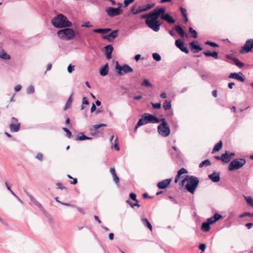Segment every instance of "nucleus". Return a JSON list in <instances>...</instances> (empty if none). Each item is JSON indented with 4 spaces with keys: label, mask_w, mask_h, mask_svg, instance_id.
I'll return each mask as SVG.
<instances>
[{
    "label": "nucleus",
    "mask_w": 253,
    "mask_h": 253,
    "mask_svg": "<svg viewBox=\"0 0 253 253\" xmlns=\"http://www.w3.org/2000/svg\"><path fill=\"white\" fill-rule=\"evenodd\" d=\"M135 0H125L124 1V5L127 7L129 4L132 3Z\"/></svg>",
    "instance_id": "53"
},
{
    "label": "nucleus",
    "mask_w": 253,
    "mask_h": 253,
    "mask_svg": "<svg viewBox=\"0 0 253 253\" xmlns=\"http://www.w3.org/2000/svg\"><path fill=\"white\" fill-rule=\"evenodd\" d=\"M56 185L59 189L63 190L64 189H66L65 187L63 186L62 184L61 183L58 182L56 183Z\"/></svg>",
    "instance_id": "62"
},
{
    "label": "nucleus",
    "mask_w": 253,
    "mask_h": 253,
    "mask_svg": "<svg viewBox=\"0 0 253 253\" xmlns=\"http://www.w3.org/2000/svg\"><path fill=\"white\" fill-rule=\"evenodd\" d=\"M63 130L66 133L67 136L68 138H71L72 136L71 132L66 127H63Z\"/></svg>",
    "instance_id": "44"
},
{
    "label": "nucleus",
    "mask_w": 253,
    "mask_h": 253,
    "mask_svg": "<svg viewBox=\"0 0 253 253\" xmlns=\"http://www.w3.org/2000/svg\"><path fill=\"white\" fill-rule=\"evenodd\" d=\"M145 117V123H159L161 121V119H158L156 116L148 113L144 114Z\"/></svg>",
    "instance_id": "11"
},
{
    "label": "nucleus",
    "mask_w": 253,
    "mask_h": 253,
    "mask_svg": "<svg viewBox=\"0 0 253 253\" xmlns=\"http://www.w3.org/2000/svg\"><path fill=\"white\" fill-rule=\"evenodd\" d=\"M171 181V179H166L163 180L160 182H159L157 184V186L159 189H164L166 188L168 186L169 184Z\"/></svg>",
    "instance_id": "15"
},
{
    "label": "nucleus",
    "mask_w": 253,
    "mask_h": 253,
    "mask_svg": "<svg viewBox=\"0 0 253 253\" xmlns=\"http://www.w3.org/2000/svg\"><path fill=\"white\" fill-rule=\"evenodd\" d=\"M0 58L4 60H9L10 59L11 57L10 56L8 55L5 50L2 49L0 51Z\"/></svg>",
    "instance_id": "26"
},
{
    "label": "nucleus",
    "mask_w": 253,
    "mask_h": 253,
    "mask_svg": "<svg viewBox=\"0 0 253 253\" xmlns=\"http://www.w3.org/2000/svg\"><path fill=\"white\" fill-rule=\"evenodd\" d=\"M115 68L117 70V73L120 76H122L123 74H127L133 71V69L129 65L125 64L121 66L119 64V63L117 61L116 62Z\"/></svg>",
    "instance_id": "8"
},
{
    "label": "nucleus",
    "mask_w": 253,
    "mask_h": 253,
    "mask_svg": "<svg viewBox=\"0 0 253 253\" xmlns=\"http://www.w3.org/2000/svg\"><path fill=\"white\" fill-rule=\"evenodd\" d=\"M113 180L117 184H119L120 182V179L116 173L112 176Z\"/></svg>",
    "instance_id": "52"
},
{
    "label": "nucleus",
    "mask_w": 253,
    "mask_h": 253,
    "mask_svg": "<svg viewBox=\"0 0 253 253\" xmlns=\"http://www.w3.org/2000/svg\"><path fill=\"white\" fill-rule=\"evenodd\" d=\"M58 37L64 40L69 41L75 36V32L69 27L64 28L57 32Z\"/></svg>",
    "instance_id": "4"
},
{
    "label": "nucleus",
    "mask_w": 253,
    "mask_h": 253,
    "mask_svg": "<svg viewBox=\"0 0 253 253\" xmlns=\"http://www.w3.org/2000/svg\"><path fill=\"white\" fill-rule=\"evenodd\" d=\"M118 32V30H114L109 35L105 36L104 37V39L107 40L109 41H111L112 40L115 39L117 37Z\"/></svg>",
    "instance_id": "19"
},
{
    "label": "nucleus",
    "mask_w": 253,
    "mask_h": 253,
    "mask_svg": "<svg viewBox=\"0 0 253 253\" xmlns=\"http://www.w3.org/2000/svg\"><path fill=\"white\" fill-rule=\"evenodd\" d=\"M179 9L181 13L182 16L183 17L187 15L186 13V9L185 8H183V7H180Z\"/></svg>",
    "instance_id": "49"
},
{
    "label": "nucleus",
    "mask_w": 253,
    "mask_h": 253,
    "mask_svg": "<svg viewBox=\"0 0 253 253\" xmlns=\"http://www.w3.org/2000/svg\"><path fill=\"white\" fill-rule=\"evenodd\" d=\"M206 248V245L205 244H201L199 246V248L202 252H204Z\"/></svg>",
    "instance_id": "57"
},
{
    "label": "nucleus",
    "mask_w": 253,
    "mask_h": 253,
    "mask_svg": "<svg viewBox=\"0 0 253 253\" xmlns=\"http://www.w3.org/2000/svg\"><path fill=\"white\" fill-rule=\"evenodd\" d=\"M153 58L156 61H160L161 60V56L159 53H154L152 54Z\"/></svg>",
    "instance_id": "37"
},
{
    "label": "nucleus",
    "mask_w": 253,
    "mask_h": 253,
    "mask_svg": "<svg viewBox=\"0 0 253 253\" xmlns=\"http://www.w3.org/2000/svg\"><path fill=\"white\" fill-rule=\"evenodd\" d=\"M229 78L231 79H233L239 81L241 82H244L245 81V77L242 72H240L239 73H231L229 76Z\"/></svg>",
    "instance_id": "12"
},
{
    "label": "nucleus",
    "mask_w": 253,
    "mask_h": 253,
    "mask_svg": "<svg viewBox=\"0 0 253 253\" xmlns=\"http://www.w3.org/2000/svg\"><path fill=\"white\" fill-rule=\"evenodd\" d=\"M158 8H156L154 9L152 11L149 12L148 14H144L141 16V19H151L152 18L154 15L158 12Z\"/></svg>",
    "instance_id": "18"
},
{
    "label": "nucleus",
    "mask_w": 253,
    "mask_h": 253,
    "mask_svg": "<svg viewBox=\"0 0 253 253\" xmlns=\"http://www.w3.org/2000/svg\"><path fill=\"white\" fill-rule=\"evenodd\" d=\"M72 103V94L70 95V96L68 98L66 103L64 107V110L65 111L69 108Z\"/></svg>",
    "instance_id": "30"
},
{
    "label": "nucleus",
    "mask_w": 253,
    "mask_h": 253,
    "mask_svg": "<svg viewBox=\"0 0 253 253\" xmlns=\"http://www.w3.org/2000/svg\"><path fill=\"white\" fill-rule=\"evenodd\" d=\"M175 44L182 52L187 54L189 53V50L184 46V43L182 41L176 40L175 42Z\"/></svg>",
    "instance_id": "13"
},
{
    "label": "nucleus",
    "mask_w": 253,
    "mask_h": 253,
    "mask_svg": "<svg viewBox=\"0 0 253 253\" xmlns=\"http://www.w3.org/2000/svg\"><path fill=\"white\" fill-rule=\"evenodd\" d=\"M160 14V12H157L152 18L145 20V23L148 27L155 32L159 31L160 28L161 24L158 20Z\"/></svg>",
    "instance_id": "2"
},
{
    "label": "nucleus",
    "mask_w": 253,
    "mask_h": 253,
    "mask_svg": "<svg viewBox=\"0 0 253 253\" xmlns=\"http://www.w3.org/2000/svg\"><path fill=\"white\" fill-rule=\"evenodd\" d=\"M34 92H35V88H34V86L32 85H30L27 89V93L28 94H32Z\"/></svg>",
    "instance_id": "38"
},
{
    "label": "nucleus",
    "mask_w": 253,
    "mask_h": 253,
    "mask_svg": "<svg viewBox=\"0 0 253 253\" xmlns=\"http://www.w3.org/2000/svg\"><path fill=\"white\" fill-rule=\"evenodd\" d=\"M151 104L154 109H160L161 107V104L160 102L156 103L151 102Z\"/></svg>",
    "instance_id": "48"
},
{
    "label": "nucleus",
    "mask_w": 253,
    "mask_h": 253,
    "mask_svg": "<svg viewBox=\"0 0 253 253\" xmlns=\"http://www.w3.org/2000/svg\"><path fill=\"white\" fill-rule=\"evenodd\" d=\"M201 230L204 232H208L210 230V225L207 222L202 223Z\"/></svg>",
    "instance_id": "29"
},
{
    "label": "nucleus",
    "mask_w": 253,
    "mask_h": 253,
    "mask_svg": "<svg viewBox=\"0 0 253 253\" xmlns=\"http://www.w3.org/2000/svg\"><path fill=\"white\" fill-rule=\"evenodd\" d=\"M141 221L144 226L147 227L151 231L152 230V226L147 218H142Z\"/></svg>",
    "instance_id": "28"
},
{
    "label": "nucleus",
    "mask_w": 253,
    "mask_h": 253,
    "mask_svg": "<svg viewBox=\"0 0 253 253\" xmlns=\"http://www.w3.org/2000/svg\"><path fill=\"white\" fill-rule=\"evenodd\" d=\"M35 205H36L43 213L46 212L45 211L43 208L41 204L39 202H37Z\"/></svg>",
    "instance_id": "47"
},
{
    "label": "nucleus",
    "mask_w": 253,
    "mask_h": 253,
    "mask_svg": "<svg viewBox=\"0 0 253 253\" xmlns=\"http://www.w3.org/2000/svg\"><path fill=\"white\" fill-rule=\"evenodd\" d=\"M177 173L181 175L183 174L187 173V171L185 169L181 168L177 171Z\"/></svg>",
    "instance_id": "54"
},
{
    "label": "nucleus",
    "mask_w": 253,
    "mask_h": 253,
    "mask_svg": "<svg viewBox=\"0 0 253 253\" xmlns=\"http://www.w3.org/2000/svg\"><path fill=\"white\" fill-rule=\"evenodd\" d=\"M189 32L191 34V37L193 38L197 37V33L196 30H194L192 27L189 28Z\"/></svg>",
    "instance_id": "35"
},
{
    "label": "nucleus",
    "mask_w": 253,
    "mask_h": 253,
    "mask_svg": "<svg viewBox=\"0 0 253 253\" xmlns=\"http://www.w3.org/2000/svg\"><path fill=\"white\" fill-rule=\"evenodd\" d=\"M129 197L131 199H132L133 201H135V202H138V200L136 199V195L134 193H130L129 194Z\"/></svg>",
    "instance_id": "46"
},
{
    "label": "nucleus",
    "mask_w": 253,
    "mask_h": 253,
    "mask_svg": "<svg viewBox=\"0 0 253 253\" xmlns=\"http://www.w3.org/2000/svg\"><path fill=\"white\" fill-rule=\"evenodd\" d=\"M191 50L193 53H197L202 50V48L199 45L196 44L194 42H192L189 43Z\"/></svg>",
    "instance_id": "16"
},
{
    "label": "nucleus",
    "mask_w": 253,
    "mask_h": 253,
    "mask_svg": "<svg viewBox=\"0 0 253 253\" xmlns=\"http://www.w3.org/2000/svg\"><path fill=\"white\" fill-rule=\"evenodd\" d=\"M247 203L251 206H253V199L251 197H245Z\"/></svg>",
    "instance_id": "45"
},
{
    "label": "nucleus",
    "mask_w": 253,
    "mask_h": 253,
    "mask_svg": "<svg viewBox=\"0 0 253 253\" xmlns=\"http://www.w3.org/2000/svg\"><path fill=\"white\" fill-rule=\"evenodd\" d=\"M82 103H83V104H84V105H87V104H88L89 102H88V100H87L86 97H83Z\"/></svg>",
    "instance_id": "60"
},
{
    "label": "nucleus",
    "mask_w": 253,
    "mask_h": 253,
    "mask_svg": "<svg viewBox=\"0 0 253 253\" xmlns=\"http://www.w3.org/2000/svg\"><path fill=\"white\" fill-rule=\"evenodd\" d=\"M222 217V216L218 213H214V215L212 216V218L214 220V222H216L217 221H218L219 219L221 218Z\"/></svg>",
    "instance_id": "39"
},
{
    "label": "nucleus",
    "mask_w": 253,
    "mask_h": 253,
    "mask_svg": "<svg viewBox=\"0 0 253 253\" xmlns=\"http://www.w3.org/2000/svg\"><path fill=\"white\" fill-rule=\"evenodd\" d=\"M36 159L42 161L43 160V154L41 153H38L36 156Z\"/></svg>",
    "instance_id": "56"
},
{
    "label": "nucleus",
    "mask_w": 253,
    "mask_h": 253,
    "mask_svg": "<svg viewBox=\"0 0 253 253\" xmlns=\"http://www.w3.org/2000/svg\"><path fill=\"white\" fill-rule=\"evenodd\" d=\"M155 6V3H152L151 4H147L145 6H144L143 8L144 11H147L152 8H153Z\"/></svg>",
    "instance_id": "40"
},
{
    "label": "nucleus",
    "mask_w": 253,
    "mask_h": 253,
    "mask_svg": "<svg viewBox=\"0 0 253 253\" xmlns=\"http://www.w3.org/2000/svg\"><path fill=\"white\" fill-rule=\"evenodd\" d=\"M175 30L177 34L182 38L185 36V33L183 28L180 26L176 25L175 26Z\"/></svg>",
    "instance_id": "22"
},
{
    "label": "nucleus",
    "mask_w": 253,
    "mask_h": 253,
    "mask_svg": "<svg viewBox=\"0 0 253 253\" xmlns=\"http://www.w3.org/2000/svg\"><path fill=\"white\" fill-rule=\"evenodd\" d=\"M209 178L213 182H217L220 180L219 173L213 172L212 173L209 175Z\"/></svg>",
    "instance_id": "17"
},
{
    "label": "nucleus",
    "mask_w": 253,
    "mask_h": 253,
    "mask_svg": "<svg viewBox=\"0 0 253 253\" xmlns=\"http://www.w3.org/2000/svg\"><path fill=\"white\" fill-rule=\"evenodd\" d=\"M109 71V67L108 63H106L104 66L102 67L100 69V74L102 76H105L108 74Z\"/></svg>",
    "instance_id": "21"
},
{
    "label": "nucleus",
    "mask_w": 253,
    "mask_h": 253,
    "mask_svg": "<svg viewBox=\"0 0 253 253\" xmlns=\"http://www.w3.org/2000/svg\"><path fill=\"white\" fill-rule=\"evenodd\" d=\"M158 12L161 14L160 17L162 20L167 21L169 24H173L175 22V20L168 13H166V9L164 7H159L158 9Z\"/></svg>",
    "instance_id": "6"
},
{
    "label": "nucleus",
    "mask_w": 253,
    "mask_h": 253,
    "mask_svg": "<svg viewBox=\"0 0 253 253\" xmlns=\"http://www.w3.org/2000/svg\"><path fill=\"white\" fill-rule=\"evenodd\" d=\"M118 137H117L115 140V144H114V148L116 150L119 151L120 150V147L119 146V143L118 142Z\"/></svg>",
    "instance_id": "50"
},
{
    "label": "nucleus",
    "mask_w": 253,
    "mask_h": 253,
    "mask_svg": "<svg viewBox=\"0 0 253 253\" xmlns=\"http://www.w3.org/2000/svg\"><path fill=\"white\" fill-rule=\"evenodd\" d=\"M247 216H253V213H250L249 212H245L239 215V217L243 218Z\"/></svg>",
    "instance_id": "43"
},
{
    "label": "nucleus",
    "mask_w": 253,
    "mask_h": 253,
    "mask_svg": "<svg viewBox=\"0 0 253 253\" xmlns=\"http://www.w3.org/2000/svg\"><path fill=\"white\" fill-rule=\"evenodd\" d=\"M119 6L117 8L113 7H109L106 9V12L110 17H114L119 15L123 12V10L121 9L122 3H119Z\"/></svg>",
    "instance_id": "9"
},
{
    "label": "nucleus",
    "mask_w": 253,
    "mask_h": 253,
    "mask_svg": "<svg viewBox=\"0 0 253 253\" xmlns=\"http://www.w3.org/2000/svg\"><path fill=\"white\" fill-rule=\"evenodd\" d=\"M51 23L54 27L57 28L70 27L72 26V22L62 14H59L53 18Z\"/></svg>",
    "instance_id": "1"
},
{
    "label": "nucleus",
    "mask_w": 253,
    "mask_h": 253,
    "mask_svg": "<svg viewBox=\"0 0 253 253\" xmlns=\"http://www.w3.org/2000/svg\"><path fill=\"white\" fill-rule=\"evenodd\" d=\"M232 60H233L234 64L236 66L239 67V68H242L243 67V66H244L243 63L241 62L238 59L234 57V58H233Z\"/></svg>",
    "instance_id": "33"
},
{
    "label": "nucleus",
    "mask_w": 253,
    "mask_h": 253,
    "mask_svg": "<svg viewBox=\"0 0 253 253\" xmlns=\"http://www.w3.org/2000/svg\"><path fill=\"white\" fill-rule=\"evenodd\" d=\"M141 85L146 87H151L152 84L147 79H144L143 82L141 83Z\"/></svg>",
    "instance_id": "36"
},
{
    "label": "nucleus",
    "mask_w": 253,
    "mask_h": 253,
    "mask_svg": "<svg viewBox=\"0 0 253 253\" xmlns=\"http://www.w3.org/2000/svg\"><path fill=\"white\" fill-rule=\"evenodd\" d=\"M145 117H144V114L142 115V117L141 118L139 119L135 127V130H136L137 129L138 127H139V126H143L145 124H146L147 123H145Z\"/></svg>",
    "instance_id": "25"
},
{
    "label": "nucleus",
    "mask_w": 253,
    "mask_h": 253,
    "mask_svg": "<svg viewBox=\"0 0 253 253\" xmlns=\"http://www.w3.org/2000/svg\"><path fill=\"white\" fill-rule=\"evenodd\" d=\"M75 70V66L74 65H69L68 67L67 70L69 73H72Z\"/></svg>",
    "instance_id": "55"
},
{
    "label": "nucleus",
    "mask_w": 253,
    "mask_h": 253,
    "mask_svg": "<svg viewBox=\"0 0 253 253\" xmlns=\"http://www.w3.org/2000/svg\"><path fill=\"white\" fill-rule=\"evenodd\" d=\"M160 122L161 123L158 126V132L161 136L167 137L170 132L169 126L165 118H162Z\"/></svg>",
    "instance_id": "5"
},
{
    "label": "nucleus",
    "mask_w": 253,
    "mask_h": 253,
    "mask_svg": "<svg viewBox=\"0 0 253 253\" xmlns=\"http://www.w3.org/2000/svg\"><path fill=\"white\" fill-rule=\"evenodd\" d=\"M205 44L206 45H209L212 47H218L219 45L218 44H217V43H215V42H210V41H207L206 42H205Z\"/></svg>",
    "instance_id": "42"
},
{
    "label": "nucleus",
    "mask_w": 253,
    "mask_h": 253,
    "mask_svg": "<svg viewBox=\"0 0 253 253\" xmlns=\"http://www.w3.org/2000/svg\"><path fill=\"white\" fill-rule=\"evenodd\" d=\"M144 8L143 7H141L140 6H139L135 11V12H133V14H138L140 12H144Z\"/></svg>",
    "instance_id": "51"
},
{
    "label": "nucleus",
    "mask_w": 253,
    "mask_h": 253,
    "mask_svg": "<svg viewBox=\"0 0 253 253\" xmlns=\"http://www.w3.org/2000/svg\"><path fill=\"white\" fill-rule=\"evenodd\" d=\"M20 127V124H13L11 123V124L9 126V128L12 132H16L19 131Z\"/></svg>",
    "instance_id": "20"
},
{
    "label": "nucleus",
    "mask_w": 253,
    "mask_h": 253,
    "mask_svg": "<svg viewBox=\"0 0 253 253\" xmlns=\"http://www.w3.org/2000/svg\"><path fill=\"white\" fill-rule=\"evenodd\" d=\"M220 158L221 161L224 163H228L230 161V156H228L227 152L222 154Z\"/></svg>",
    "instance_id": "24"
},
{
    "label": "nucleus",
    "mask_w": 253,
    "mask_h": 253,
    "mask_svg": "<svg viewBox=\"0 0 253 253\" xmlns=\"http://www.w3.org/2000/svg\"><path fill=\"white\" fill-rule=\"evenodd\" d=\"M188 180L187 184L185 185L186 190L191 193L194 194L199 183V179L193 175H187Z\"/></svg>",
    "instance_id": "3"
},
{
    "label": "nucleus",
    "mask_w": 253,
    "mask_h": 253,
    "mask_svg": "<svg viewBox=\"0 0 253 253\" xmlns=\"http://www.w3.org/2000/svg\"><path fill=\"white\" fill-rule=\"evenodd\" d=\"M87 136L85 135L83 132H80L78 134L77 137L76 138L77 141H84L86 140Z\"/></svg>",
    "instance_id": "31"
},
{
    "label": "nucleus",
    "mask_w": 253,
    "mask_h": 253,
    "mask_svg": "<svg viewBox=\"0 0 253 253\" xmlns=\"http://www.w3.org/2000/svg\"><path fill=\"white\" fill-rule=\"evenodd\" d=\"M105 54L106 58L108 59H110L112 58V53L113 50V45L109 44L104 47Z\"/></svg>",
    "instance_id": "14"
},
{
    "label": "nucleus",
    "mask_w": 253,
    "mask_h": 253,
    "mask_svg": "<svg viewBox=\"0 0 253 253\" xmlns=\"http://www.w3.org/2000/svg\"><path fill=\"white\" fill-rule=\"evenodd\" d=\"M111 30V29L110 28H98L93 30V32L96 33L106 34Z\"/></svg>",
    "instance_id": "23"
},
{
    "label": "nucleus",
    "mask_w": 253,
    "mask_h": 253,
    "mask_svg": "<svg viewBox=\"0 0 253 253\" xmlns=\"http://www.w3.org/2000/svg\"><path fill=\"white\" fill-rule=\"evenodd\" d=\"M207 222L210 224H212L215 223L214 220L213 219L212 217L209 218L207 220Z\"/></svg>",
    "instance_id": "59"
},
{
    "label": "nucleus",
    "mask_w": 253,
    "mask_h": 253,
    "mask_svg": "<svg viewBox=\"0 0 253 253\" xmlns=\"http://www.w3.org/2000/svg\"><path fill=\"white\" fill-rule=\"evenodd\" d=\"M222 146V141H219L218 143H217L215 146H214L212 150V153H214L216 152H217L219 151Z\"/></svg>",
    "instance_id": "27"
},
{
    "label": "nucleus",
    "mask_w": 253,
    "mask_h": 253,
    "mask_svg": "<svg viewBox=\"0 0 253 253\" xmlns=\"http://www.w3.org/2000/svg\"><path fill=\"white\" fill-rule=\"evenodd\" d=\"M171 107V102L170 101H168L167 100H166L163 104V108L165 109V110L167 111L169 109H170Z\"/></svg>",
    "instance_id": "32"
},
{
    "label": "nucleus",
    "mask_w": 253,
    "mask_h": 253,
    "mask_svg": "<svg viewBox=\"0 0 253 253\" xmlns=\"http://www.w3.org/2000/svg\"><path fill=\"white\" fill-rule=\"evenodd\" d=\"M91 26V25L90 24L89 22H86L82 25V27L86 28L90 27Z\"/></svg>",
    "instance_id": "64"
},
{
    "label": "nucleus",
    "mask_w": 253,
    "mask_h": 253,
    "mask_svg": "<svg viewBox=\"0 0 253 253\" xmlns=\"http://www.w3.org/2000/svg\"><path fill=\"white\" fill-rule=\"evenodd\" d=\"M21 88H22V86L21 85H20V84L17 85L14 87V90L15 92H18L21 89Z\"/></svg>",
    "instance_id": "61"
},
{
    "label": "nucleus",
    "mask_w": 253,
    "mask_h": 253,
    "mask_svg": "<svg viewBox=\"0 0 253 253\" xmlns=\"http://www.w3.org/2000/svg\"><path fill=\"white\" fill-rule=\"evenodd\" d=\"M203 54L207 57H211V52L210 51H204Z\"/></svg>",
    "instance_id": "63"
},
{
    "label": "nucleus",
    "mask_w": 253,
    "mask_h": 253,
    "mask_svg": "<svg viewBox=\"0 0 253 253\" xmlns=\"http://www.w3.org/2000/svg\"><path fill=\"white\" fill-rule=\"evenodd\" d=\"M246 164V161L244 159H234L232 161L228 166L230 171L239 169Z\"/></svg>",
    "instance_id": "7"
},
{
    "label": "nucleus",
    "mask_w": 253,
    "mask_h": 253,
    "mask_svg": "<svg viewBox=\"0 0 253 253\" xmlns=\"http://www.w3.org/2000/svg\"><path fill=\"white\" fill-rule=\"evenodd\" d=\"M211 57H213L214 59H217L218 58V52L215 51L212 52H211Z\"/></svg>",
    "instance_id": "58"
},
{
    "label": "nucleus",
    "mask_w": 253,
    "mask_h": 253,
    "mask_svg": "<svg viewBox=\"0 0 253 253\" xmlns=\"http://www.w3.org/2000/svg\"><path fill=\"white\" fill-rule=\"evenodd\" d=\"M211 165V161L207 159V160H206L203 162H202L200 164H199V168H201L202 167H203L204 166H205V167H207V166H210Z\"/></svg>",
    "instance_id": "34"
},
{
    "label": "nucleus",
    "mask_w": 253,
    "mask_h": 253,
    "mask_svg": "<svg viewBox=\"0 0 253 253\" xmlns=\"http://www.w3.org/2000/svg\"><path fill=\"white\" fill-rule=\"evenodd\" d=\"M28 197L30 198L31 202H32L34 204H35L38 201L35 199V198L31 194H30L28 192L26 191H25Z\"/></svg>",
    "instance_id": "41"
},
{
    "label": "nucleus",
    "mask_w": 253,
    "mask_h": 253,
    "mask_svg": "<svg viewBox=\"0 0 253 253\" xmlns=\"http://www.w3.org/2000/svg\"><path fill=\"white\" fill-rule=\"evenodd\" d=\"M253 48V39H249L247 41L246 43L242 47L240 52L242 53H248Z\"/></svg>",
    "instance_id": "10"
}]
</instances>
